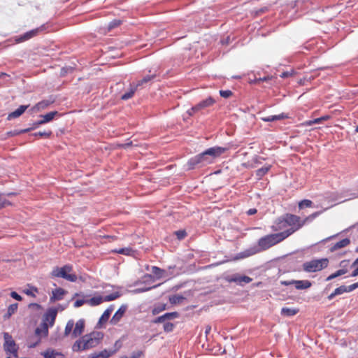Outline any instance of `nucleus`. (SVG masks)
I'll return each instance as SVG.
<instances>
[{
    "mask_svg": "<svg viewBox=\"0 0 358 358\" xmlns=\"http://www.w3.org/2000/svg\"><path fill=\"white\" fill-rule=\"evenodd\" d=\"M348 292H351L356 289L357 287V283L352 284L349 286H346Z\"/></svg>",
    "mask_w": 358,
    "mask_h": 358,
    "instance_id": "bf43d9fd",
    "label": "nucleus"
},
{
    "mask_svg": "<svg viewBox=\"0 0 358 358\" xmlns=\"http://www.w3.org/2000/svg\"><path fill=\"white\" fill-rule=\"evenodd\" d=\"M10 205L11 203L9 201L0 197V209Z\"/></svg>",
    "mask_w": 358,
    "mask_h": 358,
    "instance_id": "3c124183",
    "label": "nucleus"
},
{
    "mask_svg": "<svg viewBox=\"0 0 358 358\" xmlns=\"http://www.w3.org/2000/svg\"><path fill=\"white\" fill-rule=\"evenodd\" d=\"M283 216L286 220L285 222L289 226V228L284 231H281V233L287 234L285 235L287 238L288 236L301 228L303 226V223L300 217L297 215L287 213Z\"/></svg>",
    "mask_w": 358,
    "mask_h": 358,
    "instance_id": "f03ea898",
    "label": "nucleus"
},
{
    "mask_svg": "<svg viewBox=\"0 0 358 358\" xmlns=\"http://www.w3.org/2000/svg\"><path fill=\"white\" fill-rule=\"evenodd\" d=\"M155 77H156V76L155 74L145 76V77L143 78V79H141L136 84H135V86H137V88L138 89V87L148 83V82H150V80L154 79Z\"/></svg>",
    "mask_w": 358,
    "mask_h": 358,
    "instance_id": "473e14b6",
    "label": "nucleus"
},
{
    "mask_svg": "<svg viewBox=\"0 0 358 358\" xmlns=\"http://www.w3.org/2000/svg\"><path fill=\"white\" fill-rule=\"evenodd\" d=\"M164 317H166V320L169 322V320L178 317L179 313L178 312L166 313L164 314Z\"/></svg>",
    "mask_w": 358,
    "mask_h": 358,
    "instance_id": "c03bdc74",
    "label": "nucleus"
},
{
    "mask_svg": "<svg viewBox=\"0 0 358 358\" xmlns=\"http://www.w3.org/2000/svg\"><path fill=\"white\" fill-rule=\"evenodd\" d=\"M334 201H338V203L343 202L344 201H346L347 199H344L343 201H340L341 198L338 197V196L336 194H332V198L331 199Z\"/></svg>",
    "mask_w": 358,
    "mask_h": 358,
    "instance_id": "680f3d73",
    "label": "nucleus"
},
{
    "mask_svg": "<svg viewBox=\"0 0 358 358\" xmlns=\"http://www.w3.org/2000/svg\"><path fill=\"white\" fill-rule=\"evenodd\" d=\"M355 269L352 272V273L350 274V276L351 277H356V276H358V266H357L356 267H355Z\"/></svg>",
    "mask_w": 358,
    "mask_h": 358,
    "instance_id": "774afa93",
    "label": "nucleus"
},
{
    "mask_svg": "<svg viewBox=\"0 0 358 358\" xmlns=\"http://www.w3.org/2000/svg\"><path fill=\"white\" fill-rule=\"evenodd\" d=\"M52 102L53 101L50 100H43L38 102L34 108H36L38 110H43L48 108Z\"/></svg>",
    "mask_w": 358,
    "mask_h": 358,
    "instance_id": "c9c22d12",
    "label": "nucleus"
},
{
    "mask_svg": "<svg viewBox=\"0 0 358 358\" xmlns=\"http://www.w3.org/2000/svg\"><path fill=\"white\" fill-rule=\"evenodd\" d=\"M28 107V105H21L18 108L8 115V120H11L20 117L22 114L24 113Z\"/></svg>",
    "mask_w": 358,
    "mask_h": 358,
    "instance_id": "6ab92c4d",
    "label": "nucleus"
},
{
    "mask_svg": "<svg viewBox=\"0 0 358 358\" xmlns=\"http://www.w3.org/2000/svg\"><path fill=\"white\" fill-rule=\"evenodd\" d=\"M321 212H315L306 217L305 219L302 220L303 225L306 223H309L312 222L314 219H315L319 215H320Z\"/></svg>",
    "mask_w": 358,
    "mask_h": 358,
    "instance_id": "58836bf2",
    "label": "nucleus"
},
{
    "mask_svg": "<svg viewBox=\"0 0 358 358\" xmlns=\"http://www.w3.org/2000/svg\"><path fill=\"white\" fill-rule=\"evenodd\" d=\"M120 348V345L113 350H103L101 352H94L88 355L87 358H108L112 355L115 353L118 348Z\"/></svg>",
    "mask_w": 358,
    "mask_h": 358,
    "instance_id": "dca6fc26",
    "label": "nucleus"
},
{
    "mask_svg": "<svg viewBox=\"0 0 358 358\" xmlns=\"http://www.w3.org/2000/svg\"><path fill=\"white\" fill-rule=\"evenodd\" d=\"M177 237L178 239L181 240L184 238L186 236V232L184 230H179L176 232Z\"/></svg>",
    "mask_w": 358,
    "mask_h": 358,
    "instance_id": "5fc2aeb1",
    "label": "nucleus"
},
{
    "mask_svg": "<svg viewBox=\"0 0 358 358\" xmlns=\"http://www.w3.org/2000/svg\"><path fill=\"white\" fill-rule=\"evenodd\" d=\"M113 309H114V306L113 305H110L104 312L102 314V315L101 316V317L99 318V324H104L106 323L109 317H110V315L111 314V313L113 311Z\"/></svg>",
    "mask_w": 358,
    "mask_h": 358,
    "instance_id": "aec40b11",
    "label": "nucleus"
},
{
    "mask_svg": "<svg viewBox=\"0 0 358 358\" xmlns=\"http://www.w3.org/2000/svg\"><path fill=\"white\" fill-rule=\"evenodd\" d=\"M38 292L37 288H36L34 287H31L30 289L24 290V292L27 295L31 296H35V294L34 292Z\"/></svg>",
    "mask_w": 358,
    "mask_h": 358,
    "instance_id": "09e8293b",
    "label": "nucleus"
},
{
    "mask_svg": "<svg viewBox=\"0 0 358 358\" xmlns=\"http://www.w3.org/2000/svg\"><path fill=\"white\" fill-rule=\"evenodd\" d=\"M137 90V86H135L134 84H130L129 91L121 96V99L128 100L131 99Z\"/></svg>",
    "mask_w": 358,
    "mask_h": 358,
    "instance_id": "412c9836",
    "label": "nucleus"
},
{
    "mask_svg": "<svg viewBox=\"0 0 358 358\" xmlns=\"http://www.w3.org/2000/svg\"><path fill=\"white\" fill-rule=\"evenodd\" d=\"M85 303H87V301L84 299H78L74 303V307L75 308H79L82 306Z\"/></svg>",
    "mask_w": 358,
    "mask_h": 358,
    "instance_id": "6e6d98bb",
    "label": "nucleus"
},
{
    "mask_svg": "<svg viewBox=\"0 0 358 358\" xmlns=\"http://www.w3.org/2000/svg\"><path fill=\"white\" fill-rule=\"evenodd\" d=\"M85 329V320L80 319L74 323L73 330L71 334V338H76L80 336L84 331Z\"/></svg>",
    "mask_w": 358,
    "mask_h": 358,
    "instance_id": "f8f14e48",
    "label": "nucleus"
},
{
    "mask_svg": "<svg viewBox=\"0 0 358 358\" xmlns=\"http://www.w3.org/2000/svg\"><path fill=\"white\" fill-rule=\"evenodd\" d=\"M285 219L284 216H281L278 217L274 222V224L272 225L271 228L273 231H282L287 229L289 226L285 222Z\"/></svg>",
    "mask_w": 358,
    "mask_h": 358,
    "instance_id": "4468645a",
    "label": "nucleus"
},
{
    "mask_svg": "<svg viewBox=\"0 0 358 358\" xmlns=\"http://www.w3.org/2000/svg\"><path fill=\"white\" fill-rule=\"evenodd\" d=\"M186 299V298L180 294H174L169 296V302L171 304H181Z\"/></svg>",
    "mask_w": 358,
    "mask_h": 358,
    "instance_id": "393cba45",
    "label": "nucleus"
},
{
    "mask_svg": "<svg viewBox=\"0 0 358 358\" xmlns=\"http://www.w3.org/2000/svg\"><path fill=\"white\" fill-rule=\"evenodd\" d=\"M220 94L223 98H229L232 95V92L231 90H220Z\"/></svg>",
    "mask_w": 358,
    "mask_h": 358,
    "instance_id": "8fccbe9b",
    "label": "nucleus"
},
{
    "mask_svg": "<svg viewBox=\"0 0 358 358\" xmlns=\"http://www.w3.org/2000/svg\"><path fill=\"white\" fill-rule=\"evenodd\" d=\"M311 286V282L308 280H297L295 287L297 289H306Z\"/></svg>",
    "mask_w": 358,
    "mask_h": 358,
    "instance_id": "cd10ccee",
    "label": "nucleus"
},
{
    "mask_svg": "<svg viewBox=\"0 0 358 358\" xmlns=\"http://www.w3.org/2000/svg\"><path fill=\"white\" fill-rule=\"evenodd\" d=\"M271 166L268 165V166H263V167L257 169L255 171V175H256L257 178L259 180L261 179L264 176H265L268 172V171L271 169Z\"/></svg>",
    "mask_w": 358,
    "mask_h": 358,
    "instance_id": "bb28decb",
    "label": "nucleus"
},
{
    "mask_svg": "<svg viewBox=\"0 0 358 358\" xmlns=\"http://www.w3.org/2000/svg\"><path fill=\"white\" fill-rule=\"evenodd\" d=\"M66 291L62 288H57L54 289L52 292V296L50 297V301L54 302L55 301L62 300L63 299L64 295L65 294Z\"/></svg>",
    "mask_w": 358,
    "mask_h": 358,
    "instance_id": "a211bd4d",
    "label": "nucleus"
},
{
    "mask_svg": "<svg viewBox=\"0 0 358 358\" xmlns=\"http://www.w3.org/2000/svg\"><path fill=\"white\" fill-rule=\"evenodd\" d=\"M122 23V21L120 20L115 19L109 24H108L107 30L110 31V30L113 29L115 27H117L120 26Z\"/></svg>",
    "mask_w": 358,
    "mask_h": 358,
    "instance_id": "4c0bfd02",
    "label": "nucleus"
},
{
    "mask_svg": "<svg viewBox=\"0 0 358 358\" xmlns=\"http://www.w3.org/2000/svg\"><path fill=\"white\" fill-rule=\"evenodd\" d=\"M103 301H104L103 296H96L91 298L90 300H87V303L92 306H98V305L101 304Z\"/></svg>",
    "mask_w": 358,
    "mask_h": 358,
    "instance_id": "c85d7f7f",
    "label": "nucleus"
},
{
    "mask_svg": "<svg viewBox=\"0 0 358 358\" xmlns=\"http://www.w3.org/2000/svg\"><path fill=\"white\" fill-rule=\"evenodd\" d=\"M272 78H273V76H264L263 78H257L253 82L255 83H259L263 82V81L271 80Z\"/></svg>",
    "mask_w": 358,
    "mask_h": 358,
    "instance_id": "864d4df0",
    "label": "nucleus"
},
{
    "mask_svg": "<svg viewBox=\"0 0 358 358\" xmlns=\"http://www.w3.org/2000/svg\"><path fill=\"white\" fill-rule=\"evenodd\" d=\"M291 75H292L291 72L285 71V72L282 73L280 76L282 78H285L290 76Z\"/></svg>",
    "mask_w": 358,
    "mask_h": 358,
    "instance_id": "338daca9",
    "label": "nucleus"
},
{
    "mask_svg": "<svg viewBox=\"0 0 358 358\" xmlns=\"http://www.w3.org/2000/svg\"><path fill=\"white\" fill-rule=\"evenodd\" d=\"M113 252H115V253L121 254V255H128V256L131 255L134 252L133 250L129 247L115 249V250H113Z\"/></svg>",
    "mask_w": 358,
    "mask_h": 358,
    "instance_id": "f704fd0d",
    "label": "nucleus"
},
{
    "mask_svg": "<svg viewBox=\"0 0 358 358\" xmlns=\"http://www.w3.org/2000/svg\"><path fill=\"white\" fill-rule=\"evenodd\" d=\"M151 272L157 279L164 278L165 274L166 273L165 270L155 266H152Z\"/></svg>",
    "mask_w": 358,
    "mask_h": 358,
    "instance_id": "5701e85b",
    "label": "nucleus"
},
{
    "mask_svg": "<svg viewBox=\"0 0 358 358\" xmlns=\"http://www.w3.org/2000/svg\"><path fill=\"white\" fill-rule=\"evenodd\" d=\"M83 343L82 337L77 340L72 346V350L74 352H79L81 350H85L86 349L83 348Z\"/></svg>",
    "mask_w": 358,
    "mask_h": 358,
    "instance_id": "72a5a7b5",
    "label": "nucleus"
},
{
    "mask_svg": "<svg viewBox=\"0 0 358 358\" xmlns=\"http://www.w3.org/2000/svg\"><path fill=\"white\" fill-rule=\"evenodd\" d=\"M349 264V260H343L340 262V266L342 267V268H347L346 267L348 266Z\"/></svg>",
    "mask_w": 358,
    "mask_h": 358,
    "instance_id": "0e129e2a",
    "label": "nucleus"
},
{
    "mask_svg": "<svg viewBox=\"0 0 358 358\" xmlns=\"http://www.w3.org/2000/svg\"><path fill=\"white\" fill-rule=\"evenodd\" d=\"M216 101L212 97L209 96L207 99L200 101L199 103L193 106V110H201L206 108L212 106Z\"/></svg>",
    "mask_w": 358,
    "mask_h": 358,
    "instance_id": "ddd939ff",
    "label": "nucleus"
},
{
    "mask_svg": "<svg viewBox=\"0 0 358 358\" xmlns=\"http://www.w3.org/2000/svg\"><path fill=\"white\" fill-rule=\"evenodd\" d=\"M3 350L6 354L13 355L14 357H17L18 346L15 343L11 335L8 333H3Z\"/></svg>",
    "mask_w": 358,
    "mask_h": 358,
    "instance_id": "423d86ee",
    "label": "nucleus"
},
{
    "mask_svg": "<svg viewBox=\"0 0 358 358\" xmlns=\"http://www.w3.org/2000/svg\"><path fill=\"white\" fill-rule=\"evenodd\" d=\"M224 280L228 282H235L236 285L243 286L252 282V279L247 275H243L239 273L225 274Z\"/></svg>",
    "mask_w": 358,
    "mask_h": 358,
    "instance_id": "1a4fd4ad",
    "label": "nucleus"
},
{
    "mask_svg": "<svg viewBox=\"0 0 358 358\" xmlns=\"http://www.w3.org/2000/svg\"><path fill=\"white\" fill-rule=\"evenodd\" d=\"M103 337V333L99 331H94L90 334L82 336L83 341L84 342L83 348L88 350L96 347L99 345Z\"/></svg>",
    "mask_w": 358,
    "mask_h": 358,
    "instance_id": "39448f33",
    "label": "nucleus"
},
{
    "mask_svg": "<svg viewBox=\"0 0 358 358\" xmlns=\"http://www.w3.org/2000/svg\"><path fill=\"white\" fill-rule=\"evenodd\" d=\"M322 120H324V117L316 118L312 121H310L308 123V124L312 125L313 124L320 123Z\"/></svg>",
    "mask_w": 358,
    "mask_h": 358,
    "instance_id": "e2e57ef3",
    "label": "nucleus"
},
{
    "mask_svg": "<svg viewBox=\"0 0 358 358\" xmlns=\"http://www.w3.org/2000/svg\"><path fill=\"white\" fill-rule=\"evenodd\" d=\"M45 29V26L42 25L40 27L30 30V31L23 34L22 35L18 36L15 39V41L17 43H20L22 41H27V40L36 36V35H38L40 32L43 31Z\"/></svg>",
    "mask_w": 358,
    "mask_h": 358,
    "instance_id": "9d476101",
    "label": "nucleus"
},
{
    "mask_svg": "<svg viewBox=\"0 0 358 358\" xmlns=\"http://www.w3.org/2000/svg\"><path fill=\"white\" fill-rule=\"evenodd\" d=\"M328 263L329 260L327 258L312 259L303 263V269L308 273L317 272L327 268Z\"/></svg>",
    "mask_w": 358,
    "mask_h": 358,
    "instance_id": "20e7f679",
    "label": "nucleus"
},
{
    "mask_svg": "<svg viewBox=\"0 0 358 358\" xmlns=\"http://www.w3.org/2000/svg\"><path fill=\"white\" fill-rule=\"evenodd\" d=\"M41 124H43L41 123V120H38V121H36V122L32 123L31 129H35L38 128Z\"/></svg>",
    "mask_w": 358,
    "mask_h": 358,
    "instance_id": "69168bd1",
    "label": "nucleus"
},
{
    "mask_svg": "<svg viewBox=\"0 0 358 358\" xmlns=\"http://www.w3.org/2000/svg\"><path fill=\"white\" fill-rule=\"evenodd\" d=\"M174 324L170 322H166L164 324V330L166 332H171L173 330Z\"/></svg>",
    "mask_w": 358,
    "mask_h": 358,
    "instance_id": "49530a36",
    "label": "nucleus"
},
{
    "mask_svg": "<svg viewBox=\"0 0 358 358\" xmlns=\"http://www.w3.org/2000/svg\"><path fill=\"white\" fill-rule=\"evenodd\" d=\"M74 327V321L73 320H69L65 327L64 332V336L66 337L69 335L71 336Z\"/></svg>",
    "mask_w": 358,
    "mask_h": 358,
    "instance_id": "c756f323",
    "label": "nucleus"
},
{
    "mask_svg": "<svg viewBox=\"0 0 358 358\" xmlns=\"http://www.w3.org/2000/svg\"><path fill=\"white\" fill-rule=\"evenodd\" d=\"M18 304L17 303H13L10 304L8 308V311L6 315L8 317L11 316L13 314L15 313V311L17 310Z\"/></svg>",
    "mask_w": 358,
    "mask_h": 358,
    "instance_id": "79ce46f5",
    "label": "nucleus"
},
{
    "mask_svg": "<svg viewBox=\"0 0 358 358\" xmlns=\"http://www.w3.org/2000/svg\"><path fill=\"white\" fill-rule=\"evenodd\" d=\"M350 243V240L348 238H344L338 242H337L336 244H334L330 249L331 252H334L340 248H345L348 246Z\"/></svg>",
    "mask_w": 358,
    "mask_h": 358,
    "instance_id": "4be33fe9",
    "label": "nucleus"
},
{
    "mask_svg": "<svg viewBox=\"0 0 358 358\" xmlns=\"http://www.w3.org/2000/svg\"><path fill=\"white\" fill-rule=\"evenodd\" d=\"M20 134V130L15 129L6 133L8 136H14Z\"/></svg>",
    "mask_w": 358,
    "mask_h": 358,
    "instance_id": "052dcab7",
    "label": "nucleus"
},
{
    "mask_svg": "<svg viewBox=\"0 0 358 358\" xmlns=\"http://www.w3.org/2000/svg\"><path fill=\"white\" fill-rule=\"evenodd\" d=\"M58 112L57 111H51L45 115H41L40 117H41V123H42L43 124H45L47 122H50L51 120H53V118L55 117V116L56 115H57Z\"/></svg>",
    "mask_w": 358,
    "mask_h": 358,
    "instance_id": "b1692460",
    "label": "nucleus"
},
{
    "mask_svg": "<svg viewBox=\"0 0 358 358\" xmlns=\"http://www.w3.org/2000/svg\"><path fill=\"white\" fill-rule=\"evenodd\" d=\"M121 296V294L119 292H115L110 294L106 295L103 296L104 301H111L118 299Z\"/></svg>",
    "mask_w": 358,
    "mask_h": 358,
    "instance_id": "e433bc0d",
    "label": "nucleus"
},
{
    "mask_svg": "<svg viewBox=\"0 0 358 358\" xmlns=\"http://www.w3.org/2000/svg\"><path fill=\"white\" fill-rule=\"evenodd\" d=\"M72 271V266L66 264L64 266L55 267L51 272L52 278H62L69 282H76L77 280V275L74 273H71Z\"/></svg>",
    "mask_w": 358,
    "mask_h": 358,
    "instance_id": "7ed1b4c3",
    "label": "nucleus"
},
{
    "mask_svg": "<svg viewBox=\"0 0 358 358\" xmlns=\"http://www.w3.org/2000/svg\"><path fill=\"white\" fill-rule=\"evenodd\" d=\"M41 355L44 358H64V355L62 352H57L53 349L48 348Z\"/></svg>",
    "mask_w": 358,
    "mask_h": 358,
    "instance_id": "f3484780",
    "label": "nucleus"
},
{
    "mask_svg": "<svg viewBox=\"0 0 358 358\" xmlns=\"http://www.w3.org/2000/svg\"><path fill=\"white\" fill-rule=\"evenodd\" d=\"M287 117L285 113H281L277 115H270L265 117H262V120L264 122H274L281 120Z\"/></svg>",
    "mask_w": 358,
    "mask_h": 358,
    "instance_id": "a878e982",
    "label": "nucleus"
},
{
    "mask_svg": "<svg viewBox=\"0 0 358 358\" xmlns=\"http://www.w3.org/2000/svg\"><path fill=\"white\" fill-rule=\"evenodd\" d=\"M286 234L281 232L266 235L258 241V245L239 254L241 258L248 257L280 243L286 238Z\"/></svg>",
    "mask_w": 358,
    "mask_h": 358,
    "instance_id": "f257e3e1",
    "label": "nucleus"
},
{
    "mask_svg": "<svg viewBox=\"0 0 358 358\" xmlns=\"http://www.w3.org/2000/svg\"><path fill=\"white\" fill-rule=\"evenodd\" d=\"M313 202L308 199H303L299 203V208L303 209L305 207H311Z\"/></svg>",
    "mask_w": 358,
    "mask_h": 358,
    "instance_id": "37998d69",
    "label": "nucleus"
},
{
    "mask_svg": "<svg viewBox=\"0 0 358 358\" xmlns=\"http://www.w3.org/2000/svg\"><path fill=\"white\" fill-rule=\"evenodd\" d=\"M299 312L298 309L284 307L281 309V314L285 316L291 317Z\"/></svg>",
    "mask_w": 358,
    "mask_h": 358,
    "instance_id": "7c9ffc66",
    "label": "nucleus"
},
{
    "mask_svg": "<svg viewBox=\"0 0 358 358\" xmlns=\"http://www.w3.org/2000/svg\"><path fill=\"white\" fill-rule=\"evenodd\" d=\"M335 294H337V295L342 294L343 293L348 292L347 288L345 285H341L336 289H335Z\"/></svg>",
    "mask_w": 358,
    "mask_h": 358,
    "instance_id": "de8ad7c7",
    "label": "nucleus"
},
{
    "mask_svg": "<svg viewBox=\"0 0 358 358\" xmlns=\"http://www.w3.org/2000/svg\"><path fill=\"white\" fill-rule=\"evenodd\" d=\"M167 320H166V317H164V314L159 316V317H157L155 320H154V323H165L166 322Z\"/></svg>",
    "mask_w": 358,
    "mask_h": 358,
    "instance_id": "603ef678",
    "label": "nucleus"
},
{
    "mask_svg": "<svg viewBox=\"0 0 358 358\" xmlns=\"http://www.w3.org/2000/svg\"><path fill=\"white\" fill-rule=\"evenodd\" d=\"M211 164L210 159H208L205 152L192 157L187 162L189 169H194L196 166H205Z\"/></svg>",
    "mask_w": 358,
    "mask_h": 358,
    "instance_id": "0eeeda50",
    "label": "nucleus"
},
{
    "mask_svg": "<svg viewBox=\"0 0 358 358\" xmlns=\"http://www.w3.org/2000/svg\"><path fill=\"white\" fill-rule=\"evenodd\" d=\"M296 282H297V280H284V281H281V284L283 285H285V286L292 285H296Z\"/></svg>",
    "mask_w": 358,
    "mask_h": 358,
    "instance_id": "4d7b16f0",
    "label": "nucleus"
},
{
    "mask_svg": "<svg viewBox=\"0 0 358 358\" xmlns=\"http://www.w3.org/2000/svg\"><path fill=\"white\" fill-rule=\"evenodd\" d=\"M10 296L17 301H22V296L20 294H18L16 292H12L10 293Z\"/></svg>",
    "mask_w": 358,
    "mask_h": 358,
    "instance_id": "13d9d810",
    "label": "nucleus"
},
{
    "mask_svg": "<svg viewBox=\"0 0 358 358\" xmlns=\"http://www.w3.org/2000/svg\"><path fill=\"white\" fill-rule=\"evenodd\" d=\"M166 304L164 303H159L156 305L152 310V313L154 315L159 313L160 312L166 309Z\"/></svg>",
    "mask_w": 358,
    "mask_h": 358,
    "instance_id": "ea45409f",
    "label": "nucleus"
},
{
    "mask_svg": "<svg viewBox=\"0 0 358 358\" xmlns=\"http://www.w3.org/2000/svg\"><path fill=\"white\" fill-rule=\"evenodd\" d=\"M127 309V306L126 304L122 305L111 318L110 321V324L113 325H116L123 317Z\"/></svg>",
    "mask_w": 358,
    "mask_h": 358,
    "instance_id": "2eb2a0df",
    "label": "nucleus"
},
{
    "mask_svg": "<svg viewBox=\"0 0 358 358\" xmlns=\"http://www.w3.org/2000/svg\"><path fill=\"white\" fill-rule=\"evenodd\" d=\"M143 351L138 350V351L133 352L130 357L122 356L120 358H143Z\"/></svg>",
    "mask_w": 358,
    "mask_h": 358,
    "instance_id": "a19ab883",
    "label": "nucleus"
},
{
    "mask_svg": "<svg viewBox=\"0 0 358 358\" xmlns=\"http://www.w3.org/2000/svg\"><path fill=\"white\" fill-rule=\"evenodd\" d=\"M57 310L56 308H49L47 312L45 313L43 317V322L41 325L43 326V329L44 331V335L47 336L48 334V324L50 327L53 326L55 318L57 317Z\"/></svg>",
    "mask_w": 358,
    "mask_h": 358,
    "instance_id": "6e6552de",
    "label": "nucleus"
},
{
    "mask_svg": "<svg viewBox=\"0 0 358 358\" xmlns=\"http://www.w3.org/2000/svg\"><path fill=\"white\" fill-rule=\"evenodd\" d=\"M52 134V132L50 131H38L32 134L31 135L35 137H49Z\"/></svg>",
    "mask_w": 358,
    "mask_h": 358,
    "instance_id": "a18cd8bd",
    "label": "nucleus"
},
{
    "mask_svg": "<svg viewBox=\"0 0 358 358\" xmlns=\"http://www.w3.org/2000/svg\"><path fill=\"white\" fill-rule=\"evenodd\" d=\"M348 268H341V269H339L338 271H336L335 273L331 274L330 275H329L327 278H326V280L327 281H329V280H331L338 276H341L342 275H344L345 273H348Z\"/></svg>",
    "mask_w": 358,
    "mask_h": 358,
    "instance_id": "2f4dec72",
    "label": "nucleus"
},
{
    "mask_svg": "<svg viewBox=\"0 0 358 358\" xmlns=\"http://www.w3.org/2000/svg\"><path fill=\"white\" fill-rule=\"evenodd\" d=\"M227 150V148L220 146H215L206 150L204 152L208 156V159H210L211 163L214 159L220 157Z\"/></svg>",
    "mask_w": 358,
    "mask_h": 358,
    "instance_id": "9b49d317",
    "label": "nucleus"
}]
</instances>
